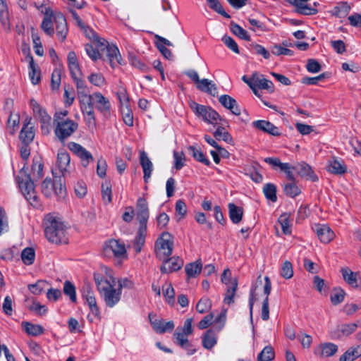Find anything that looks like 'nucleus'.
<instances>
[{
  "label": "nucleus",
  "instance_id": "052dcab7",
  "mask_svg": "<svg viewBox=\"0 0 361 361\" xmlns=\"http://www.w3.org/2000/svg\"><path fill=\"white\" fill-rule=\"evenodd\" d=\"M212 307V301L209 298H202L196 305V310L199 313H204Z\"/></svg>",
  "mask_w": 361,
  "mask_h": 361
},
{
  "label": "nucleus",
  "instance_id": "58836bf2",
  "mask_svg": "<svg viewBox=\"0 0 361 361\" xmlns=\"http://www.w3.org/2000/svg\"><path fill=\"white\" fill-rule=\"evenodd\" d=\"M202 269V264L200 261L197 260L195 262L189 263L185 265V271L187 276L190 277H195L197 274H200Z\"/></svg>",
  "mask_w": 361,
  "mask_h": 361
},
{
  "label": "nucleus",
  "instance_id": "f8f14e48",
  "mask_svg": "<svg viewBox=\"0 0 361 361\" xmlns=\"http://www.w3.org/2000/svg\"><path fill=\"white\" fill-rule=\"evenodd\" d=\"M68 149L80 159L83 167H87L94 161L92 154L78 143L71 142L68 145Z\"/></svg>",
  "mask_w": 361,
  "mask_h": 361
},
{
  "label": "nucleus",
  "instance_id": "ea45409f",
  "mask_svg": "<svg viewBox=\"0 0 361 361\" xmlns=\"http://www.w3.org/2000/svg\"><path fill=\"white\" fill-rule=\"evenodd\" d=\"M63 292L69 298L71 302H77L76 288L72 282L68 280L64 282Z\"/></svg>",
  "mask_w": 361,
  "mask_h": 361
},
{
  "label": "nucleus",
  "instance_id": "09e8293b",
  "mask_svg": "<svg viewBox=\"0 0 361 361\" xmlns=\"http://www.w3.org/2000/svg\"><path fill=\"white\" fill-rule=\"evenodd\" d=\"M275 353L274 348L271 345H267L259 353L257 361H271L274 359Z\"/></svg>",
  "mask_w": 361,
  "mask_h": 361
},
{
  "label": "nucleus",
  "instance_id": "c03bdc74",
  "mask_svg": "<svg viewBox=\"0 0 361 361\" xmlns=\"http://www.w3.org/2000/svg\"><path fill=\"white\" fill-rule=\"evenodd\" d=\"M350 11V6L347 2H341L334 8L333 13L338 18H345Z\"/></svg>",
  "mask_w": 361,
  "mask_h": 361
},
{
  "label": "nucleus",
  "instance_id": "a18cd8bd",
  "mask_svg": "<svg viewBox=\"0 0 361 361\" xmlns=\"http://www.w3.org/2000/svg\"><path fill=\"white\" fill-rule=\"evenodd\" d=\"M263 192L267 200L273 202L277 201L276 186L274 184L270 183L265 184L263 187Z\"/></svg>",
  "mask_w": 361,
  "mask_h": 361
},
{
  "label": "nucleus",
  "instance_id": "e2e57ef3",
  "mask_svg": "<svg viewBox=\"0 0 361 361\" xmlns=\"http://www.w3.org/2000/svg\"><path fill=\"white\" fill-rule=\"evenodd\" d=\"M61 71L59 68H55L51 74V88L52 90H59L61 85Z\"/></svg>",
  "mask_w": 361,
  "mask_h": 361
},
{
  "label": "nucleus",
  "instance_id": "680f3d73",
  "mask_svg": "<svg viewBox=\"0 0 361 361\" xmlns=\"http://www.w3.org/2000/svg\"><path fill=\"white\" fill-rule=\"evenodd\" d=\"M87 79L91 84L97 87H102L106 84L104 77L99 73H93L90 74L87 77Z\"/></svg>",
  "mask_w": 361,
  "mask_h": 361
},
{
  "label": "nucleus",
  "instance_id": "aec40b11",
  "mask_svg": "<svg viewBox=\"0 0 361 361\" xmlns=\"http://www.w3.org/2000/svg\"><path fill=\"white\" fill-rule=\"evenodd\" d=\"M252 80L254 86H257L258 89L266 90L271 93L274 92V85L271 80L264 78L263 75H259L257 72L252 73Z\"/></svg>",
  "mask_w": 361,
  "mask_h": 361
},
{
  "label": "nucleus",
  "instance_id": "e433bc0d",
  "mask_svg": "<svg viewBox=\"0 0 361 361\" xmlns=\"http://www.w3.org/2000/svg\"><path fill=\"white\" fill-rule=\"evenodd\" d=\"M0 22L5 29H10L8 11L6 0H0Z\"/></svg>",
  "mask_w": 361,
  "mask_h": 361
},
{
  "label": "nucleus",
  "instance_id": "13d9d810",
  "mask_svg": "<svg viewBox=\"0 0 361 361\" xmlns=\"http://www.w3.org/2000/svg\"><path fill=\"white\" fill-rule=\"evenodd\" d=\"M129 61L133 66L140 69L143 72L147 71L149 68L148 66L145 64L140 57L134 54L129 55Z\"/></svg>",
  "mask_w": 361,
  "mask_h": 361
},
{
  "label": "nucleus",
  "instance_id": "603ef678",
  "mask_svg": "<svg viewBox=\"0 0 361 361\" xmlns=\"http://www.w3.org/2000/svg\"><path fill=\"white\" fill-rule=\"evenodd\" d=\"M35 252L32 247H26L21 252V259L26 265H31L34 263Z\"/></svg>",
  "mask_w": 361,
  "mask_h": 361
},
{
  "label": "nucleus",
  "instance_id": "c9c22d12",
  "mask_svg": "<svg viewBox=\"0 0 361 361\" xmlns=\"http://www.w3.org/2000/svg\"><path fill=\"white\" fill-rule=\"evenodd\" d=\"M85 49L89 57L94 61L98 59L103 61L107 60L104 53L102 52L99 49H97L92 44H87L85 46Z\"/></svg>",
  "mask_w": 361,
  "mask_h": 361
},
{
  "label": "nucleus",
  "instance_id": "6e6d98bb",
  "mask_svg": "<svg viewBox=\"0 0 361 361\" xmlns=\"http://www.w3.org/2000/svg\"><path fill=\"white\" fill-rule=\"evenodd\" d=\"M249 49L255 54L262 56L265 59H269L271 56L270 52L268 50H267L263 46L256 43L250 44Z\"/></svg>",
  "mask_w": 361,
  "mask_h": 361
},
{
  "label": "nucleus",
  "instance_id": "6ab92c4d",
  "mask_svg": "<svg viewBox=\"0 0 361 361\" xmlns=\"http://www.w3.org/2000/svg\"><path fill=\"white\" fill-rule=\"evenodd\" d=\"M355 323L345 324L338 326L337 328L331 332V337L333 339L340 338L343 336H348L353 334L357 329Z\"/></svg>",
  "mask_w": 361,
  "mask_h": 361
},
{
  "label": "nucleus",
  "instance_id": "f257e3e1",
  "mask_svg": "<svg viewBox=\"0 0 361 361\" xmlns=\"http://www.w3.org/2000/svg\"><path fill=\"white\" fill-rule=\"evenodd\" d=\"M94 280L97 290L104 299L106 305L111 308L118 304L122 293L118 288L114 287L116 279L112 276H110L109 279L94 276Z\"/></svg>",
  "mask_w": 361,
  "mask_h": 361
},
{
  "label": "nucleus",
  "instance_id": "5fc2aeb1",
  "mask_svg": "<svg viewBox=\"0 0 361 361\" xmlns=\"http://www.w3.org/2000/svg\"><path fill=\"white\" fill-rule=\"evenodd\" d=\"M283 192L287 196L290 197H295L299 195L301 192L300 189L296 185L295 181L284 185Z\"/></svg>",
  "mask_w": 361,
  "mask_h": 361
},
{
  "label": "nucleus",
  "instance_id": "4c0bfd02",
  "mask_svg": "<svg viewBox=\"0 0 361 361\" xmlns=\"http://www.w3.org/2000/svg\"><path fill=\"white\" fill-rule=\"evenodd\" d=\"M356 358H360L361 360V350L359 347L350 348L348 349L344 354H343L339 361H353Z\"/></svg>",
  "mask_w": 361,
  "mask_h": 361
},
{
  "label": "nucleus",
  "instance_id": "4be33fe9",
  "mask_svg": "<svg viewBox=\"0 0 361 361\" xmlns=\"http://www.w3.org/2000/svg\"><path fill=\"white\" fill-rule=\"evenodd\" d=\"M71 157L69 154L66 151L59 152L57 155V166L61 173V177L66 178L68 171H67V167L70 164Z\"/></svg>",
  "mask_w": 361,
  "mask_h": 361
},
{
  "label": "nucleus",
  "instance_id": "9d476101",
  "mask_svg": "<svg viewBox=\"0 0 361 361\" xmlns=\"http://www.w3.org/2000/svg\"><path fill=\"white\" fill-rule=\"evenodd\" d=\"M148 317L153 330L157 334H163L166 332H171L175 327L173 321L165 322L164 319L157 318V316L152 313H149Z\"/></svg>",
  "mask_w": 361,
  "mask_h": 361
},
{
  "label": "nucleus",
  "instance_id": "72a5a7b5",
  "mask_svg": "<svg viewBox=\"0 0 361 361\" xmlns=\"http://www.w3.org/2000/svg\"><path fill=\"white\" fill-rule=\"evenodd\" d=\"M189 106L197 117L202 118L203 121L207 119V114L210 106L199 104L192 100L189 102Z\"/></svg>",
  "mask_w": 361,
  "mask_h": 361
},
{
  "label": "nucleus",
  "instance_id": "f3484780",
  "mask_svg": "<svg viewBox=\"0 0 361 361\" xmlns=\"http://www.w3.org/2000/svg\"><path fill=\"white\" fill-rule=\"evenodd\" d=\"M338 345L333 343H324L315 348L314 353L320 357H329L338 351Z\"/></svg>",
  "mask_w": 361,
  "mask_h": 361
},
{
  "label": "nucleus",
  "instance_id": "393cba45",
  "mask_svg": "<svg viewBox=\"0 0 361 361\" xmlns=\"http://www.w3.org/2000/svg\"><path fill=\"white\" fill-rule=\"evenodd\" d=\"M315 232L320 241L323 243H329L334 236V232L326 225H316Z\"/></svg>",
  "mask_w": 361,
  "mask_h": 361
},
{
  "label": "nucleus",
  "instance_id": "dca6fc26",
  "mask_svg": "<svg viewBox=\"0 0 361 361\" xmlns=\"http://www.w3.org/2000/svg\"><path fill=\"white\" fill-rule=\"evenodd\" d=\"M293 170L302 178L310 180L312 182L318 181V176L316 175L312 167L305 162H302L293 166Z\"/></svg>",
  "mask_w": 361,
  "mask_h": 361
},
{
  "label": "nucleus",
  "instance_id": "a878e982",
  "mask_svg": "<svg viewBox=\"0 0 361 361\" xmlns=\"http://www.w3.org/2000/svg\"><path fill=\"white\" fill-rule=\"evenodd\" d=\"M196 87L197 90L213 97H216L218 94L216 85L212 81L206 78L200 80V81L196 83Z\"/></svg>",
  "mask_w": 361,
  "mask_h": 361
},
{
  "label": "nucleus",
  "instance_id": "a19ab883",
  "mask_svg": "<svg viewBox=\"0 0 361 361\" xmlns=\"http://www.w3.org/2000/svg\"><path fill=\"white\" fill-rule=\"evenodd\" d=\"M35 137V133L32 130V127L27 128V124L25 123L20 130L19 138L24 144H30L32 142Z\"/></svg>",
  "mask_w": 361,
  "mask_h": 361
},
{
  "label": "nucleus",
  "instance_id": "8fccbe9b",
  "mask_svg": "<svg viewBox=\"0 0 361 361\" xmlns=\"http://www.w3.org/2000/svg\"><path fill=\"white\" fill-rule=\"evenodd\" d=\"M278 222L281 225L282 231L285 235H289L291 233L290 214L287 213L282 214L279 217Z\"/></svg>",
  "mask_w": 361,
  "mask_h": 361
},
{
  "label": "nucleus",
  "instance_id": "ddd939ff",
  "mask_svg": "<svg viewBox=\"0 0 361 361\" xmlns=\"http://www.w3.org/2000/svg\"><path fill=\"white\" fill-rule=\"evenodd\" d=\"M137 219L139 226L147 227V224L149 217V212L147 200L144 197H139L137 201Z\"/></svg>",
  "mask_w": 361,
  "mask_h": 361
},
{
  "label": "nucleus",
  "instance_id": "0e129e2a",
  "mask_svg": "<svg viewBox=\"0 0 361 361\" xmlns=\"http://www.w3.org/2000/svg\"><path fill=\"white\" fill-rule=\"evenodd\" d=\"M226 312H222L214 319H213L214 325L212 329L219 333L224 328L226 322Z\"/></svg>",
  "mask_w": 361,
  "mask_h": 361
},
{
  "label": "nucleus",
  "instance_id": "b1692460",
  "mask_svg": "<svg viewBox=\"0 0 361 361\" xmlns=\"http://www.w3.org/2000/svg\"><path fill=\"white\" fill-rule=\"evenodd\" d=\"M329 171L333 174L342 175L345 173L347 167L342 159L331 157L328 161Z\"/></svg>",
  "mask_w": 361,
  "mask_h": 361
},
{
  "label": "nucleus",
  "instance_id": "c756f323",
  "mask_svg": "<svg viewBox=\"0 0 361 361\" xmlns=\"http://www.w3.org/2000/svg\"><path fill=\"white\" fill-rule=\"evenodd\" d=\"M341 272L342 274L344 281L353 288H357V276L358 274L353 272L348 267L341 268Z\"/></svg>",
  "mask_w": 361,
  "mask_h": 361
},
{
  "label": "nucleus",
  "instance_id": "bb28decb",
  "mask_svg": "<svg viewBox=\"0 0 361 361\" xmlns=\"http://www.w3.org/2000/svg\"><path fill=\"white\" fill-rule=\"evenodd\" d=\"M147 227L139 226L137 235L133 240V248L136 253L141 252L145 243Z\"/></svg>",
  "mask_w": 361,
  "mask_h": 361
},
{
  "label": "nucleus",
  "instance_id": "338daca9",
  "mask_svg": "<svg viewBox=\"0 0 361 361\" xmlns=\"http://www.w3.org/2000/svg\"><path fill=\"white\" fill-rule=\"evenodd\" d=\"M208 110H209V111L207 114V119H204V121H205L208 123L213 124V125L218 124L217 121L219 120V121L222 120V118L220 116V115L219 114V113L216 111H215L214 109H212L211 106L209 107V109Z\"/></svg>",
  "mask_w": 361,
  "mask_h": 361
},
{
  "label": "nucleus",
  "instance_id": "f704fd0d",
  "mask_svg": "<svg viewBox=\"0 0 361 361\" xmlns=\"http://www.w3.org/2000/svg\"><path fill=\"white\" fill-rule=\"evenodd\" d=\"M189 106L197 117L202 118L203 121L207 119V114L210 106L199 104L192 100L189 102Z\"/></svg>",
  "mask_w": 361,
  "mask_h": 361
},
{
  "label": "nucleus",
  "instance_id": "0eeeda50",
  "mask_svg": "<svg viewBox=\"0 0 361 361\" xmlns=\"http://www.w3.org/2000/svg\"><path fill=\"white\" fill-rule=\"evenodd\" d=\"M78 123L70 118H66V121L56 123L54 134L60 142H63L78 130Z\"/></svg>",
  "mask_w": 361,
  "mask_h": 361
},
{
  "label": "nucleus",
  "instance_id": "a211bd4d",
  "mask_svg": "<svg viewBox=\"0 0 361 361\" xmlns=\"http://www.w3.org/2000/svg\"><path fill=\"white\" fill-rule=\"evenodd\" d=\"M252 126L262 132L267 133L271 135L279 136L281 133L278 127L272 123L265 120H257L252 122Z\"/></svg>",
  "mask_w": 361,
  "mask_h": 361
},
{
  "label": "nucleus",
  "instance_id": "2f4dec72",
  "mask_svg": "<svg viewBox=\"0 0 361 361\" xmlns=\"http://www.w3.org/2000/svg\"><path fill=\"white\" fill-rule=\"evenodd\" d=\"M189 154L197 161L209 166L211 165L210 161L205 157L201 149L195 146H189L188 147Z\"/></svg>",
  "mask_w": 361,
  "mask_h": 361
},
{
  "label": "nucleus",
  "instance_id": "9b49d317",
  "mask_svg": "<svg viewBox=\"0 0 361 361\" xmlns=\"http://www.w3.org/2000/svg\"><path fill=\"white\" fill-rule=\"evenodd\" d=\"M81 111L84 119L89 128H96V118L94 111V105L90 99H85L79 101Z\"/></svg>",
  "mask_w": 361,
  "mask_h": 361
},
{
  "label": "nucleus",
  "instance_id": "de8ad7c7",
  "mask_svg": "<svg viewBox=\"0 0 361 361\" xmlns=\"http://www.w3.org/2000/svg\"><path fill=\"white\" fill-rule=\"evenodd\" d=\"M345 291L340 287H336L331 293V302L334 305H337L344 300Z\"/></svg>",
  "mask_w": 361,
  "mask_h": 361
},
{
  "label": "nucleus",
  "instance_id": "5701e85b",
  "mask_svg": "<svg viewBox=\"0 0 361 361\" xmlns=\"http://www.w3.org/2000/svg\"><path fill=\"white\" fill-rule=\"evenodd\" d=\"M73 80L76 87L78 100L88 99L92 94H90V90L85 80L79 76L73 78Z\"/></svg>",
  "mask_w": 361,
  "mask_h": 361
},
{
  "label": "nucleus",
  "instance_id": "774afa93",
  "mask_svg": "<svg viewBox=\"0 0 361 361\" xmlns=\"http://www.w3.org/2000/svg\"><path fill=\"white\" fill-rule=\"evenodd\" d=\"M281 276L286 279H289L293 276V269L292 264L289 261H286L281 269Z\"/></svg>",
  "mask_w": 361,
  "mask_h": 361
},
{
  "label": "nucleus",
  "instance_id": "cd10ccee",
  "mask_svg": "<svg viewBox=\"0 0 361 361\" xmlns=\"http://www.w3.org/2000/svg\"><path fill=\"white\" fill-rule=\"evenodd\" d=\"M217 332L213 329H209L203 334L202 346L211 350L217 343Z\"/></svg>",
  "mask_w": 361,
  "mask_h": 361
},
{
  "label": "nucleus",
  "instance_id": "69168bd1",
  "mask_svg": "<svg viewBox=\"0 0 361 361\" xmlns=\"http://www.w3.org/2000/svg\"><path fill=\"white\" fill-rule=\"evenodd\" d=\"M271 51L273 54L276 56L286 55V56H293L294 51L291 49L283 47L279 44H274L271 48Z\"/></svg>",
  "mask_w": 361,
  "mask_h": 361
},
{
  "label": "nucleus",
  "instance_id": "6e6552de",
  "mask_svg": "<svg viewBox=\"0 0 361 361\" xmlns=\"http://www.w3.org/2000/svg\"><path fill=\"white\" fill-rule=\"evenodd\" d=\"M87 99L91 101V103L104 117L107 118L110 116L111 108L110 101L102 93L99 92H94L90 95Z\"/></svg>",
  "mask_w": 361,
  "mask_h": 361
},
{
  "label": "nucleus",
  "instance_id": "4468645a",
  "mask_svg": "<svg viewBox=\"0 0 361 361\" xmlns=\"http://www.w3.org/2000/svg\"><path fill=\"white\" fill-rule=\"evenodd\" d=\"M183 265V260L179 257H169L165 261H162L160 271L161 274H169L180 270Z\"/></svg>",
  "mask_w": 361,
  "mask_h": 361
},
{
  "label": "nucleus",
  "instance_id": "473e14b6",
  "mask_svg": "<svg viewBox=\"0 0 361 361\" xmlns=\"http://www.w3.org/2000/svg\"><path fill=\"white\" fill-rule=\"evenodd\" d=\"M24 331L30 336H37L42 335L44 332V329L39 324H33L28 322L22 323Z\"/></svg>",
  "mask_w": 361,
  "mask_h": 361
},
{
  "label": "nucleus",
  "instance_id": "412c9836",
  "mask_svg": "<svg viewBox=\"0 0 361 361\" xmlns=\"http://www.w3.org/2000/svg\"><path fill=\"white\" fill-rule=\"evenodd\" d=\"M140 163L144 173V181L147 183L153 171V165L145 151L140 152Z\"/></svg>",
  "mask_w": 361,
  "mask_h": 361
},
{
  "label": "nucleus",
  "instance_id": "20e7f679",
  "mask_svg": "<svg viewBox=\"0 0 361 361\" xmlns=\"http://www.w3.org/2000/svg\"><path fill=\"white\" fill-rule=\"evenodd\" d=\"M95 48L99 49L104 53L106 58L111 67L115 68L118 65H122V57L120 54L118 47L114 44H109L104 38L99 37L97 35L94 39H92Z\"/></svg>",
  "mask_w": 361,
  "mask_h": 361
},
{
  "label": "nucleus",
  "instance_id": "1a4fd4ad",
  "mask_svg": "<svg viewBox=\"0 0 361 361\" xmlns=\"http://www.w3.org/2000/svg\"><path fill=\"white\" fill-rule=\"evenodd\" d=\"M103 254L106 257H122L126 254L125 245L118 240H109L104 243Z\"/></svg>",
  "mask_w": 361,
  "mask_h": 361
},
{
  "label": "nucleus",
  "instance_id": "864d4df0",
  "mask_svg": "<svg viewBox=\"0 0 361 361\" xmlns=\"http://www.w3.org/2000/svg\"><path fill=\"white\" fill-rule=\"evenodd\" d=\"M238 287V280L236 278L231 282V286H228L226 295L224 298V302L226 304H231L234 302L233 298Z\"/></svg>",
  "mask_w": 361,
  "mask_h": 361
},
{
  "label": "nucleus",
  "instance_id": "c85d7f7f",
  "mask_svg": "<svg viewBox=\"0 0 361 361\" xmlns=\"http://www.w3.org/2000/svg\"><path fill=\"white\" fill-rule=\"evenodd\" d=\"M228 214L231 221L235 224H239L243 216V207L236 206L234 203H229L228 204Z\"/></svg>",
  "mask_w": 361,
  "mask_h": 361
},
{
  "label": "nucleus",
  "instance_id": "2eb2a0df",
  "mask_svg": "<svg viewBox=\"0 0 361 361\" xmlns=\"http://www.w3.org/2000/svg\"><path fill=\"white\" fill-rule=\"evenodd\" d=\"M56 24V32L58 38L63 42L67 36L68 29L65 16L61 13H57L54 16Z\"/></svg>",
  "mask_w": 361,
  "mask_h": 361
},
{
  "label": "nucleus",
  "instance_id": "49530a36",
  "mask_svg": "<svg viewBox=\"0 0 361 361\" xmlns=\"http://www.w3.org/2000/svg\"><path fill=\"white\" fill-rule=\"evenodd\" d=\"M206 1L210 9L226 18H231V16L225 11L219 0H206Z\"/></svg>",
  "mask_w": 361,
  "mask_h": 361
},
{
  "label": "nucleus",
  "instance_id": "423d86ee",
  "mask_svg": "<svg viewBox=\"0 0 361 361\" xmlns=\"http://www.w3.org/2000/svg\"><path fill=\"white\" fill-rule=\"evenodd\" d=\"M173 240L172 235L169 232H163L155 242V252L157 257L161 261L172 255Z\"/></svg>",
  "mask_w": 361,
  "mask_h": 361
},
{
  "label": "nucleus",
  "instance_id": "7c9ffc66",
  "mask_svg": "<svg viewBox=\"0 0 361 361\" xmlns=\"http://www.w3.org/2000/svg\"><path fill=\"white\" fill-rule=\"evenodd\" d=\"M29 63V77L33 85L38 84L41 80V71L37 63H35L34 59H30Z\"/></svg>",
  "mask_w": 361,
  "mask_h": 361
},
{
  "label": "nucleus",
  "instance_id": "3c124183",
  "mask_svg": "<svg viewBox=\"0 0 361 361\" xmlns=\"http://www.w3.org/2000/svg\"><path fill=\"white\" fill-rule=\"evenodd\" d=\"M121 111L123 116V120L126 125L128 126H133V114L130 108V105H123L121 106Z\"/></svg>",
  "mask_w": 361,
  "mask_h": 361
},
{
  "label": "nucleus",
  "instance_id": "f03ea898",
  "mask_svg": "<svg viewBox=\"0 0 361 361\" xmlns=\"http://www.w3.org/2000/svg\"><path fill=\"white\" fill-rule=\"evenodd\" d=\"M44 233L47 240L55 244L66 243V228L63 224L55 217L49 216L44 222Z\"/></svg>",
  "mask_w": 361,
  "mask_h": 361
},
{
  "label": "nucleus",
  "instance_id": "39448f33",
  "mask_svg": "<svg viewBox=\"0 0 361 361\" xmlns=\"http://www.w3.org/2000/svg\"><path fill=\"white\" fill-rule=\"evenodd\" d=\"M42 194L46 197H51L54 194L59 198L63 197L66 194L65 180L61 176H54V180L46 178L41 185Z\"/></svg>",
  "mask_w": 361,
  "mask_h": 361
},
{
  "label": "nucleus",
  "instance_id": "7ed1b4c3",
  "mask_svg": "<svg viewBox=\"0 0 361 361\" xmlns=\"http://www.w3.org/2000/svg\"><path fill=\"white\" fill-rule=\"evenodd\" d=\"M19 173L20 175L16 179L21 192L30 204L37 208L40 205L39 200L36 194L35 183L31 179L30 175L26 173L25 166L20 169Z\"/></svg>",
  "mask_w": 361,
  "mask_h": 361
},
{
  "label": "nucleus",
  "instance_id": "4d7b16f0",
  "mask_svg": "<svg viewBox=\"0 0 361 361\" xmlns=\"http://www.w3.org/2000/svg\"><path fill=\"white\" fill-rule=\"evenodd\" d=\"M102 196L104 202L107 204L112 201L111 185L109 182H106L102 185Z\"/></svg>",
  "mask_w": 361,
  "mask_h": 361
},
{
  "label": "nucleus",
  "instance_id": "bf43d9fd",
  "mask_svg": "<svg viewBox=\"0 0 361 361\" xmlns=\"http://www.w3.org/2000/svg\"><path fill=\"white\" fill-rule=\"evenodd\" d=\"M188 334H184L183 332L180 330V327H177L173 335V343L178 346L183 345L187 343L188 340Z\"/></svg>",
  "mask_w": 361,
  "mask_h": 361
},
{
  "label": "nucleus",
  "instance_id": "37998d69",
  "mask_svg": "<svg viewBox=\"0 0 361 361\" xmlns=\"http://www.w3.org/2000/svg\"><path fill=\"white\" fill-rule=\"evenodd\" d=\"M230 29L231 31L239 38L246 41L250 40V36L248 35L247 32L233 21L230 24Z\"/></svg>",
  "mask_w": 361,
  "mask_h": 361
},
{
  "label": "nucleus",
  "instance_id": "79ce46f5",
  "mask_svg": "<svg viewBox=\"0 0 361 361\" xmlns=\"http://www.w3.org/2000/svg\"><path fill=\"white\" fill-rule=\"evenodd\" d=\"M43 168L44 164L42 160V158L39 157H35L32 159V172L34 176H36L37 178H41L43 176Z\"/></svg>",
  "mask_w": 361,
  "mask_h": 361
}]
</instances>
